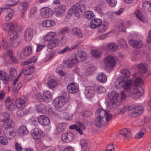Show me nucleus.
Masks as SVG:
<instances>
[{"mask_svg":"<svg viewBox=\"0 0 151 151\" xmlns=\"http://www.w3.org/2000/svg\"><path fill=\"white\" fill-rule=\"evenodd\" d=\"M10 77L12 78L15 77L17 75V72L16 69L14 68H11L9 71Z\"/></svg>","mask_w":151,"mask_h":151,"instance_id":"052dcab7","label":"nucleus"},{"mask_svg":"<svg viewBox=\"0 0 151 151\" xmlns=\"http://www.w3.org/2000/svg\"><path fill=\"white\" fill-rule=\"evenodd\" d=\"M118 60L117 57L109 55L105 58L104 62L106 68L111 69L114 66L115 63Z\"/></svg>","mask_w":151,"mask_h":151,"instance_id":"6e6552de","label":"nucleus"},{"mask_svg":"<svg viewBox=\"0 0 151 151\" xmlns=\"http://www.w3.org/2000/svg\"><path fill=\"white\" fill-rule=\"evenodd\" d=\"M4 134L5 136L9 139H13L16 135V132L14 128L5 129Z\"/></svg>","mask_w":151,"mask_h":151,"instance_id":"f3484780","label":"nucleus"},{"mask_svg":"<svg viewBox=\"0 0 151 151\" xmlns=\"http://www.w3.org/2000/svg\"><path fill=\"white\" fill-rule=\"evenodd\" d=\"M96 79L99 82L104 83L107 81V77L106 75L102 73L98 74L96 77Z\"/></svg>","mask_w":151,"mask_h":151,"instance_id":"72a5a7b5","label":"nucleus"},{"mask_svg":"<svg viewBox=\"0 0 151 151\" xmlns=\"http://www.w3.org/2000/svg\"><path fill=\"white\" fill-rule=\"evenodd\" d=\"M15 103L16 107L20 109L24 108L25 105V101L23 99L19 98L16 99Z\"/></svg>","mask_w":151,"mask_h":151,"instance_id":"473e14b6","label":"nucleus"},{"mask_svg":"<svg viewBox=\"0 0 151 151\" xmlns=\"http://www.w3.org/2000/svg\"><path fill=\"white\" fill-rule=\"evenodd\" d=\"M72 33L78 38H81L83 36L81 29L79 28H74L72 30Z\"/></svg>","mask_w":151,"mask_h":151,"instance_id":"cd10ccee","label":"nucleus"},{"mask_svg":"<svg viewBox=\"0 0 151 151\" xmlns=\"http://www.w3.org/2000/svg\"><path fill=\"white\" fill-rule=\"evenodd\" d=\"M34 30L31 28H28L26 29L24 33V40L26 41H30L34 35Z\"/></svg>","mask_w":151,"mask_h":151,"instance_id":"2eb2a0df","label":"nucleus"},{"mask_svg":"<svg viewBox=\"0 0 151 151\" xmlns=\"http://www.w3.org/2000/svg\"><path fill=\"white\" fill-rule=\"evenodd\" d=\"M80 144L82 149L83 151H89L88 144L86 140L83 139H81L80 141Z\"/></svg>","mask_w":151,"mask_h":151,"instance_id":"8fccbe9b","label":"nucleus"},{"mask_svg":"<svg viewBox=\"0 0 151 151\" xmlns=\"http://www.w3.org/2000/svg\"><path fill=\"white\" fill-rule=\"evenodd\" d=\"M95 115L96 117L94 120V123L98 127L104 126L106 122L110 121L112 118V115L109 111H106L101 108L97 109Z\"/></svg>","mask_w":151,"mask_h":151,"instance_id":"f257e3e1","label":"nucleus"},{"mask_svg":"<svg viewBox=\"0 0 151 151\" xmlns=\"http://www.w3.org/2000/svg\"><path fill=\"white\" fill-rule=\"evenodd\" d=\"M29 112V110H27L26 111L20 110L17 112V114L18 117H21L23 116L24 114H27Z\"/></svg>","mask_w":151,"mask_h":151,"instance_id":"e2e57ef3","label":"nucleus"},{"mask_svg":"<svg viewBox=\"0 0 151 151\" xmlns=\"http://www.w3.org/2000/svg\"><path fill=\"white\" fill-rule=\"evenodd\" d=\"M19 77L18 76L13 83V91L15 93L17 92L20 89L22 86V83L18 81Z\"/></svg>","mask_w":151,"mask_h":151,"instance_id":"a878e982","label":"nucleus"},{"mask_svg":"<svg viewBox=\"0 0 151 151\" xmlns=\"http://www.w3.org/2000/svg\"><path fill=\"white\" fill-rule=\"evenodd\" d=\"M130 25V23L129 21H126L122 23L120 26H119V30L122 32H125L126 28Z\"/></svg>","mask_w":151,"mask_h":151,"instance_id":"37998d69","label":"nucleus"},{"mask_svg":"<svg viewBox=\"0 0 151 151\" xmlns=\"http://www.w3.org/2000/svg\"><path fill=\"white\" fill-rule=\"evenodd\" d=\"M96 91L98 93L101 94L105 92L106 90L103 86H100L97 87Z\"/></svg>","mask_w":151,"mask_h":151,"instance_id":"13d9d810","label":"nucleus"},{"mask_svg":"<svg viewBox=\"0 0 151 151\" xmlns=\"http://www.w3.org/2000/svg\"><path fill=\"white\" fill-rule=\"evenodd\" d=\"M143 9L148 12H151V3L149 1H145L143 4Z\"/></svg>","mask_w":151,"mask_h":151,"instance_id":"09e8293b","label":"nucleus"},{"mask_svg":"<svg viewBox=\"0 0 151 151\" xmlns=\"http://www.w3.org/2000/svg\"><path fill=\"white\" fill-rule=\"evenodd\" d=\"M107 96L109 100L108 109L112 110L116 109L119 105L118 100L119 94L116 91H113L109 93Z\"/></svg>","mask_w":151,"mask_h":151,"instance_id":"39448f33","label":"nucleus"},{"mask_svg":"<svg viewBox=\"0 0 151 151\" xmlns=\"http://www.w3.org/2000/svg\"><path fill=\"white\" fill-rule=\"evenodd\" d=\"M14 125V122L9 119L4 122L3 126L5 129H6L10 128H13Z\"/></svg>","mask_w":151,"mask_h":151,"instance_id":"ea45409f","label":"nucleus"},{"mask_svg":"<svg viewBox=\"0 0 151 151\" xmlns=\"http://www.w3.org/2000/svg\"><path fill=\"white\" fill-rule=\"evenodd\" d=\"M57 45V44L55 40H52L50 41V42L47 44V46L48 48L52 49L55 47Z\"/></svg>","mask_w":151,"mask_h":151,"instance_id":"6e6d98bb","label":"nucleus"},{"mask_svg":"<svg viewBox=\"0 0 151 151\" xmlns=\"http://www.w3.org/2000/svg\"><path fill=\"white\" fill-rule=\"evenodd\" d=\"M37 120H38V117H31L29 120V123L32 125L36 126L38 124Z\"/></svg>","mask_w":151,"mask_h":151,"instance_id":"864d4df0","label":"nucleus"},{"mask_svg":"<svg viewBox=\"0 0 151 151\" xmlns=\"http://www.w3.org/2000/svg\"><path fill=\"white\" fill-rule=\"evenodd\" d=\"M38 122L40 124L43 125H46L49 124L50 120L45 116L42 115L38 117Z\"/></svg>","mask_w":151,"mask_h":151,"instance_id":"393cba45","label":"nucleus"},{"mask_svg":"<svg viewBox=\"0 0 151 151\" xmlns=\"http://www.w3.org/2000/svg\"><path fill=\"white\" fill-rule=\"evenodd\" d=\"M57 81L55 79H51L47 82V85L49 88L52 89L54 88L57 85Z\"/></svg>","mask_w":151,"mask_h":151,"instance_id":"3c124183","label":"nucleus"},{"mask_svg":"<svg viewBox=\"0 0 151 151\" xmlns=\"http://www.w3.org/2000/svg\"><path fill=\"white\" fill-rule=\"evenodd\" d=\"M65 6L64 5L56 6L55 8L54 13L57 17H62L65 14Z\"/></svg>","mask_w":151,"mask_h":151,"instance_id":"9b49d317","label":"nucleus"},{"mask_svg":"<svg viewBox=\"0 0 151 151\" xmlns=\"http://www.w3.org/2000/svg\"><path fill=\"white\" fill-rule=\"evenodd\" d=\"M17 132L18 134L21 136L26 135L28 133L26 127L23 125H22L20 127Z\"/></svg>","mask_w":151,"mask_h":151,"instance_id":"e433bc0d","label":"nucleus"},{"mask_svg":"<svg viewBox=\"0 0 151 151\" xmlns=\"http://www.w3.org/2000/svg\"><path fill=\"white\" fill-rule=\"evenodd\" d=\"M139 19L143 23L146 24L148 23V19L147 17L143 14Z\"/></svg>","mask_w":151,"mask_h":151,"instance_id":"774afa93","label":"nucleus"},{"mask_svg":"<svg viewBox=\"0 0 151 151\" xmlns=\"http://www.w3.org/2000/svg\"><path fill=\"white\" fill-rule=\"evenodd\" d=\"M28 6V4L26 2H24L19 5L20 9L23 13L26 11Z\"/></svg>","mask_w":151,"mask_h":151,"instance_id":"5fc2aeb1","label":"nucleus"},{"mask_svg":"<svg viewBox=\"0 0 151 151\" xmlns=\"http://www.w3.org/2000/svg\"><path fill=\"white\" fill-rule=\"evenodd\" d=\"M74 137L75 135L72 132H67L62 134L61 139L64 143H69L73 140Z\"/></svg>","mask_w":151,"mask_h":151,"instance_id":"9d476101","label":"nucleus"},{"mask_svg":"<svg viewBox=\"0 0 151 151\" xmlns=\"http://www.w3.org/2000/svg\"><path fill=\"white\" fill-rule=\"evenodd\" d=\"M6 108L10 111L14 110L15 108V106L12 101L9 97L7 98L5 100Z\"/></svg>","mask_w":151,"mask_h":151,"instance_id":"5701e85b","label":"nucleus"},{"mask_svg":"<svg viewBox=\"0 0 151 151\" xmlns=\"http://www.w3.org/2000/svg\"><path fill=\"white\" fill-rule=\"evenodd\" d=\"M56 35V33L53 32H48L45 36L44 39L46 41H49L52 40H54L53 39L55 37Z\"/></svg>","mask_w":151,"mask_h":151,"instance_id":"2f4dec72","label":"nucleus"},{"mask_svg":"<svg viewBox=\"0 0 151 151\" xmlns=\"http://www.w3.org/2000/svg\"><path fill=\"white\" fill-rule=\"evenodd\" d=\"M34 71V67L33 66L27 69H23L19 75L18 77H19L22 74L24 75H29L32 74Z\"/></svg>","mask_w":151,"mask_h":151,"instance_id":"c9c22d12","label":"nucleus"},{"mask_svg":"<svg viewBox=\"0 0 151 151\" xmlns=\"http://www.w3.org/2000/svg\"><path fill=\"white\" fill-rule=\"evenodd\" d=\"M31 134L33 138L35 139H39L41 135V131L37 128H35L31 131Z\"/></svg>","mask_w":151,"mask_h":151,"instance_id":"b1692460","label":"nucleus"},{"mask_svg":"<svg viewBox=\"0 0 151 151\" xmlns=\"http://www.w3.org/2000/svg\"><path fill=\"white\" fill-rule=\"evenodd\" d=\"M67 127V124L65 123H62L58 124L54 130V133L56 134H58L63 132Z\"/></svg>","mask_w":151,"mask_h":151,"instance_id":"412c9836","label":"nucleus"},{"mask_svg":"<svg viewBox=\"0 0 151 151\" xmlns=\"http://www.w3.org/2000/svg\"><path fill=\"white\" fill-rule=\"evenodd\" d=\"M32 52V48L30 46H27L22 49V53L23 55L27 56L30 55Z\"/></svg>","mask_w":151,"mask_h":151,"instance_id":"49530a36","label":"nucleus"},{"mask_svg":"<svg viewBox=\"0 0 151 151\" xmlns=\"http://www.w3.org/2000/svg\"><path fill=\"white\" fill-rule=\"evenodd\" d=\"M120 134L123 136L124 138L128 139L132 136L130 131L126 128H124L121 130L120 131Z\"/></svg>","mask_w":151,"mask_h":151,"instance_id":"c756f323","label":"nucleus"},{"mask_svg":"<svg viewBox=\"0 0 151 151\" xmlns=\"http://www.w3.org/2000/svg\"><path fill=\"white\" fill-rule=\"evenodd\" d=\"M144 81L141 78H136L132 83L131 80V84L129 89V96L134 99H137L141 96L140 91L141 86L143 85Z\"/></svg>","mask_w":151,"mask_h":151,"instance_id":"f03ea898","label":"nucleus"},{"mask_svg":"<svg viewBox=\"0 0 151 151\" xmlns=\"http://www.w3.org/2000/svg\"><path fill=\"white\" fill-rule=\"evenodd\" d=\"M109 25L108 23L106 22L101 23V24L98 28V32L99 33L105 32L108 29Z\"/></svg>","mask_w":151,"mask_h":151,"instance_id":"c85d7f7f","label":"nucleus"},{"mask_svg":"<svg viewBox=\"0 0 151 151\" xmlns=\"http://www.w3.org/2000/svg\"><path fill=\"white\" fill-rule=\"evenodd\" d=\"M20 29L21 28L19 26V28H17V30L15 28L14 29H11L9 30L8 32V35L10 37V39L12 40H14L17 38L18 35L16 31L19 30H20Z\"/></svg>","mask_w":151,"mask_h":151,"instance_id":"7c9ffc66","label":"nucleus"},{"mask_svg":"<svg viewBox=\"0 0 151 151\" xmlns=\"http://www.w3.org/2000/svg\"><path fill=\"white\" fill-rule=\"evenodd\" d=\"M102 22L101 19L95 18L91 20L89 25V27L92 29L98 28L101 25Z\"/></svg>","mask_w":151,"mask_h":151,"instance_id":"dca6fc26","label":"nucleus"},{"mask_svg":"<svg viewBox=\"0 0 151 151\" xmlns=\"http://www.w3.org/2000/svg\"><path fill=\"white\" fill-rule=\"evenodd\" d=\"M131 84V80H125L122 76L117 78L115 83L114 86L117 89H120L124 88V91L129 96V89Z\"/></svg>","mask_w":151,"mask_h":151,"instance_id":"20e7f679","label":"nucleus"},{"mask_svg":"<svg viewBox=\"0 0 151 151\" xmlns=\"http://www.w3.org/2000/svg\"><path fill=\"white\" fill-rule=\"evenodd\" d=\"M10 119L9 114L6 112H3L0 114V121L4 122Z\"/></svg>","mask_w":151,"mask_h":151,"instance_id":"de8ad7c7","label":"nucleus"},{"mask_svg":"<svg viewBox=\"0 0 151 151\" xmlns=\"http://www.w3.org/2000/svg\"><path fill=\"white\" fill-rule=\"evenodd\" d=\"M37 59V58L36 56H33L24 62L22 63V65H29L35 63Z\"/></svg>","mask_w":151,"mask_h":151,"instance_id":"a18cd8bd","label":"nucleus"},{"mask_svg":"<svg viewBox=\"0 0 151 151\" xmlns=\"http://www.w3.org/2000/svg\"><path fill=\"white\" fill-rule=\"evenodd\" d=\"M41 25L43 27H51L55 25V22L53 20L48 19L43 21Z\"/></svg>","mask_w":151,"mask_h":151,"instance_id":"bb28decb","label":"nucleus"},{"mask_svg":"<svg viewBox=\"0 0 151 151\" xmlns=\"http://www.w3.org/2000/svg\"><path fill=\"white\" fill-rule=\"evenodd\" d=\"M75 57L78 63L85 60L87 56L86 52L84 51L81 50L78 52L76 57Z\"/></svg>","mask_w":151,"mask_h":151,"instance_id":"6ab92c4d","label":"nucleus"},{"mask_svg":"<svg viewBox=\"0 0 151 151\" xmlns=\"http://www.w3.org/2000/svg\"><path fill=\"white\" fill-rule=\"evenodd\" d=\"M80 45V42H78L75 45L70 47L68 46H66L63 49L58 51V53L60 54H63L66 52L70 51L71 50L76 48L78 46Z\"/></svg>","mask_w":151,"mask_h":151,"instance_id":"aec40b11","label":"nucleus"},{"mask_svg":"<svg viewBox=\"0 0 151 151\" xmlns=\"http://www.w3.org/2000/svg\"><path fill=\"white\" fill-rule=\"evenodd\" d=\"M106 1L109 5L111 7L115 6L117 3L116 0H106Z\"/></svg>","mask_w":151,"mask_h":151,"instance_id":"338daca9","label":"nucleus"},{"mask_svg":"<svg viewBox=\"0 0 151 151\" xmlns=\"http://www.w3.org/2000/svg\"><path fill=\"white\" fill-rule=\"evenodd\" d=\"M121 73L122 75L123 76V77L127 78L129 77L131 75L130 72L127 69H124L121 71Z\"/></svg>","mask_w":151,"mask_h":151,"instance_id":"4d7b16f0","label":"nucleus"},{"mask_svg":"<svg viewBox=\"0 0 151 151\" xmlns=\"http://www.w3.org/2000/svg\"><path fill=\"white\" fill-rule=\"evenodd\" d=\"M85 5L84 3L79 2L72 6L68 11L67 17H70L72 14L77 18L82 17L85 11Z\"/></svg>","mask_w":151,"mask_h":151,"instance_id":"7ed1b4c3","label":"nucleus"},{"mask_svg":"<svg viewBox=\"0 0 151 151\" xmlns=\"http://www.w3.org/2000/svg\"><path fill=\"white\" fill-rule=\"evenodd\" d=\"M129 43L131 46L136 48H141L143 45V42L139 40H131Z\"/></svg>","mask_w":151,"mask_h":151,"instance_id":"a211bd4d","label":"nucleus"},{"mask_svg":"<svg viewBox=\"0 0 151 151\" xmlns=\"http://www.w3.org/2000/svg\"><path fill=\"white\" fill-rule=\"evenodd\" d=\"M127 111H129V115L130 117H135L139 116L143 112L144 108L142 106L134 107L133 105L126 106Z\"/></svg>","mask_w":151,"mask_h":151,"instance_id":"423d86ee","label":"nucleus"},{"mask_svg":"<svg viewBox=\"0 0 151 151\" xmlns=\"http://www.w3.org/2000/svg\"><path fill=\"white\" fill-rule=\"evenodd\" d=\"M0 79L4 83L6 84L9 78L5 72L0 71Z\"/></svg>","mask_w":151,"mask_h":151,"instance_id":"79ce46f5","label":"nucleus"},{"mask_svg":"<svg viewBox=\"0 0 151 151\" xmlns=\"http://www.w3.org/2000/svg\"><path fill=\"white\" fill-rule=\"evenodd\" d=\"M9 142L6 138L3 136H0V143L3 145H6Z\"/></svg>","mask_w":151,"mask_h":151,"instance_id":"680f3d73","label":"nucleus"},{"mask_svg":"<svg viewBox=\"0 0 151 151\" xmlns=\"http://www.w3.org/2000/svg\"><path fill=\"white\" fill-rule=\"evenodd\" d=\"M91 55L94 57L99 58H100L101 55V52L97 50H92L91 51Z\"/></svg>","mask_w":151,"mask_h":151,"instance_id":"603ef678","label":"nucleus"},{"mask_svg":"<svg viewBox=\"0 0 151 151\" xmlns=\"http://www.w3.org/2000/svg\"><path fill=\"white\" fill-rule=\"evenodd\" d=\"M70 97L68 93H65L62 96L55 98L53 101V105L56 108H60L63 106L65 103L69 99Z\"/></svg>","mask_w":151,"mask_h":151,"instance_id":"0eeeda50","label":"nucleus"},{"mask_svg":"<svg viewBox=\"0 0 151 151\" xmlns=\"http://www.w3.org/2000/svg\"><path fill=\"white\" fill-rule=\"evenodd\" d=\"M3 29L4 30L8 31L9 30L14 29L15 28L17 30L18 28L19 27V25L14 24L11 23H5L2 26Z\"/></svg>","mask_w":151,"mask_h":151,"instance_id":"4be33fe9","label":"nucleus"},{"mask_svg":"<svg viewBox=\"0 0 151 151\" xmlns=\"http://www.w3.org/2000/svg\"><path fill=\"white\" fill-rule=\"evenodd\" d=\"M78 63L76 59L74 58H69L63 62L64 65L68 68H71L74 67Z\"/></svg>","mask_w":151,"mask_h":151,"instance_id":"ddd939ff","label":"nucleus"},{"mask_svg":"<svg viewBox=\"0 0 151 151\" xmlns=\"http://www.w3.org/2000/svg\"><path fill=\"white\" fill-rule=\"evenodd\" d=\"M85 17L88 19H91L95 16L94 13L91 11H87L85 13Z\"/></svg>","mask_w":151,"mask_h":151,"instance_id":"bf43d9fd","label":"nucleus"},{"mask_svg":"<svg viewBox=\"0 0 151 151\" xmlns=\"http://www.w3.org/2000/svg\"><path fill=\"white\" fill-rule=\"evenodd\" d=\"M137 67L139 71L143 74L146 73L148 68L147 65L144 63L139 64Z\"/></svg>","mask_w":151,"mask_h":151,"instance_id":"f704fd0d","label":"nucleus"},{"mask_svg":"<svg viewBox=\"0 0 151 151\" xmlns=\"http://www.w3.org/2000/svg\"><path fill=\"white\" fill-rule=\"evenodd\" d=\"M36 110L39 112L45 113L47 111V109L43 104H39L36 105Z\"/></svg>","mask_w":151,"mask_h":151,"instance_id":"a19ab883","label":"nucleus"},{"mask_svg":"<svg viewBox=\"0 0 151 151\" xmlns=\"http://www.w3.org/2000/svg\"><path fill=\"white\" fill-rule=\"evenodd\" d=\"M40 14L42 17L47 18L52 16L53 13L49 8L43 7L40 10Z\"/></svg>","mask_w":151,"mask_h":151,"instance_id":"4468645a","label":"nucleus"},{"mask_svg":"<svg viewBox=\"0 0 151 151\" xmlns=\"http://www.w3.org/2000/svg\"><path fill=\"white\" fill-rule=\"evenodd\" d=\"M61 115L64 118L67 119H71L72 118V116L66 112H64L62 113Z\"/></svg>","mask_w":151,"mask_h":151,"instance_id":"0e129e2a","label":"nucleus"},{"mask_svg":"<svg viewBox=\"0 0 151 151\" xmlns=\"http://www.w3.org/2000/svg\"><path fill=\"white\" fill-rule=\"evenodd\" d=\"M84 94L87 98H91L93 96V91L91 87H87L85 88Z\"/></svg>","mask_w":151,"mask_h":151,"instance_id":"58836bf2","label":"nucleus"},{"mask_svg":"<svg viewBox=\"0 0 151 151\" xmlns=\"http://www.w3.org/2000/svg\"><path fill=\"white\" fill-rule=\"evenodd\" d=\"M67 90L70 93L75 94L77 93L79 90L78 84L76 83H71L68 85Z\"/></svg>","mask_w":151,"mask_h":151,"instance_id":"f8f14e48","label":"nucleus"},{"mask_svg":"<svg viewBox=\"0 0 151 151\" xmlns=\"http://www.w3.org/2000/svg\"><path fill=\"white\" fill-rule=\"evenodd\" d=\"M145 130L144 129L143 131L140 130L136 134L135 137L137 139H139L142 138L145 133Z\"/></svg>","mask_w":151,"mask_h":151,"instance_id":"69168bd1","label":"nucleus"},{"mask_svg":"<svg viewBox=\"0 0 151 151\" xmlns=\"http://www.w3.org/2000/svg\"><path fill=\"white\" fill-rule=\"evenodd\" d=\"M118 46L114 43H109L106 45V48L108 51L113 52L116 51L118 48Z\"/></svg>","mask_w":151,"mask_h":151,"instance_id":"4c0bfd02","label":"nucleus"},{"mask_svg":"<svg viewBox=\"0 0 151 151\" xmlns=\"http://www.w3.org/2000/svg\"><path fill=\"white\" fill-rule=\"evenodd\" d=\"M52 94L49 91L44 92L42 95L38 94L37 96V99L40 101H45L47 102L51 101L52 99Z\"/></svg>","mask_w":151,"mask_h":151,"instance_id":"1a4fd4ad","label":"nucleus"},{"mask_svg":"<svg viewBox=\"0 0 151 151\" xmlns=\"http://www.w3.org/2000/svg\"><path fill=\"white\" fill-rule=\"evenodd\" d=\"M7 14L5 17V20L6 21L8 22L12 18L14 15V11L12 9H8L7 10Z\"/></svg>","mask_w":151,"mask_h":151,"instance_id":"c03bdc74","label":"nucleus"}]
</instances>
